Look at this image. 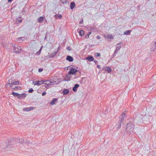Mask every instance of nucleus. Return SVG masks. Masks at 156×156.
<instances>
[{
    "mask_svg": "<svg viewBox=\"0 0 156 156\" xmlns=\"http://www.w3.org/2000/svg\"><path fill=\"white\" fill-rule=\"evenodd\" d=\"M13 0H8V2H10L12 1Z\"/></svg>",
    "mask_w": 156,
    "mask_h": 156,
    "instance_id": "8fccbe9b",
    "label": "nucleus"
},
{
    "mask_svg": "<svg viewBox=\"0 0 156 156\" xmlns=\"http://www.w3.org/2000/svg\"><path fill=\"white\" fill-rule=\"evenodd\" d=\"M114 39V37L112 35H108V39Z\"/></svg>",
    "mask_w": 156,
    "mask_h": 156,
    "instance_id": "c756f323",
    "label": "nucleus"
},
{
    "mask_svg": "<svg viewBox=\"0 0 156 156\" xmlns=\"http://www.w3.org/2000/svg\"><path fill=\"white\" fill-rule=\"evenodd\" d=\"M23 39H24V38L23 37H20L18 38V41H20V40L23 41Z\"/></svg>",
    "mask_w": 156,
    "mask_h": 156,
    "instance_id": "e433bc0d",
    "label": "nucleus"
},
{
    "mask_svg": "<svg viewBox=\"0 0 156 156\" xmlns=\"http://www.w3.org/2000/svg\"><path fill=\"white\" fill-rule=\"evenodd\" d=\"M33 109V107H30L29 108H23V110L25 111H29Z\"/></svg>",
    "mask_w": 156,
    "mask_h": 156,
    "instance_id": "aec40b11",
    "label": "nucleus"
},
{
    "mask_svg": "<svg viewBox=\"0 0 156 156\" xmlns=\"http://www.w3.org/2000/svg\"><path fill=\"white\" fill-rule=\"evenodd\" d=\"M83 20H81V21L79 23H80L81 24V23H83Z\"/></svg>",
    "mask_w": 156,
    "mask_h": 156,
    "instance_id": "09e8293b",
    "label": "nucleus"
},
{
    "mask_svg": "<svg viewBox=\"0 0 156 156\" xmlns=\"http://www.w3.org/2000/svg\"><path fill=\"white\" fill-rule=\"evenodd\" d=\"M130 31L129 30H128L125 31L124 33V34L125 35H129L130 34Z\"/></svg>",
    "mask_w": 156,
    "mask_h": 156,
    "instance_id": "c85d7f7f",
    "label": "nucleus"
},
{
    "mask_svg": "<svg viewBox=\"0 0 156 156\" xmlns=\"http://www.w3.org/2000/svg\"><path fill=\"white\" fill-rule=\"evenodd\" d=\"M78 72V70L75 68H71L69 70V74L71 75H75V74Z\"/></svg>",
    "mask_w": 156,
    "mask_h": 156,
    "instance_id": "39448f33",
    "label": "nucleus"
},
{
    "mask_svg": "<svg viewBox=\"0 0 156 156\" xmlns=\"http://www.w3.org/2000/svg\"><path fill=\"white\" fill-rule=\"evenodd\" d=\"M93 61L94 62H95V64H96L98 63V61H97V60H94V61Z\"/></svg>",
    "mask_w": 156,
    "mask_h": 156,
    "instance_id": "de8ad7c7",
    "label": "nucleus"
},
{
    "mask_svg": "<svg viewBox=\"0 0 156 156\" xmlns=\"http://www.w3.org/2000/svg\"><path fill=\"white\" fill-rule=\"evenodd\" d=\"M12 94L15 97H17L18 98V97L19 96V94L16 93L15 92H12Z\"/></svg>",
    "mask_w": 156,
    "mask_h": 156,
    "instance_id": "b1692460",
    "label": "nucleus"
},
{
    "mask_svg": "<svg viewBox=\"0 0 156 156\" xmlns=\"http://www.w3.org/2000/svg\"><path fill=\"white\" fill-rule=\"evenodd\" d=\"M122 123L119 122V121H118V123L115 125V127L117 130H119L120 129L121 127Z\"/></svg>",
    "mask_w": 156,
    "mask_h": 156,
    "instance_id": "dca6fc26",
    "label": "nucleus"
},
{
    "mask_svg": "<svg viewBox=\"0 0 156 156\" xmlns=\"http://www.w3.org/2000/svg\"><path fill=\"white\" fill-rule=\"evenodd\" d=\"M27 95L24 93L22 94H19V96L18 97V99H22L23 98H25L26 97Z\"/></svg>",
    "mask_w": 156,
    "mask_h": 156,
    "instance_id": "f8f14e48",
    "label": "nucleus"
},
{
    "mask_svg": "<svg viewBox=\"0 0 156 156\" xmlns=\"http://www.w3.org/2000/svg\"><path fill=\"white\" fill-rule=\"evenodd\" d=\"M134 125L131 122H128L126 126V130L129 134H133L134 133Z\"/></svg>",
    "mask_w": 156,
    "mask_h": 156,
    "instance_id": "f257e3e1",
    "label": "nucleus"
},
{
    "mask_svg": "<svg viewBox=\"0 0 156 156\" xmlns=\"http://www.w3.org/2000/svg\"><path fill=\"white\" fill-rule=\"evenodd\" d=\"M97 37L98 39H100V37L99 36H98Z\"/></svg>",
    "mask_w": 156,
    "mask_h": 156,
    "instance_id": "3c124183",
    "label": "nucleus"
},
{
    "mask_svg": "<svg viewBox=\"0 0 156 156\" xmlns=\"http://www.w3.org/2000/svg\"><path fill=\"white\" fill-rule=\"evenodd\" d=\"M154 45H156V41L155 42V43H154Z\"/></svg>",
    "mask_w": 156,
    "mask_h": 156,
    "instance_id": "864d4df0",
    "label": "nucleus"
},
{
    "mask_svg": "<svg viewBox=\"0 0 156 156\" xmlns=\"http://www.w3.org/2000/svg\"><path fill=\"white\" fill-rule=\"evenodd\" d=\"M123 44V42H121L119 43L116 45V48L113 54L114 56H115L116 55V53L118 52V51L119 50L120 48H121V45H122Z\"/></svg>",
    "mask_w": 156,
    "mask_h": 156,
    "instance_id": "20e7f679",
    "label": "nucleus"
},
{
    "mask_svg": "<svg viewBox=\"0 0 156 156\" xmlns=\"http://www.w3.org/2000/svg\"><path fill=\"white\" fill-rule=\"evenodd\" d=\"M44 18V17L43 16H40L37 19V20L38 22L41 23L43 22Z\"/></svg>",
    "mask_w": 156,
    "mask_h": 156,
    "instance_id": "4468645a",
    "label": "nucleus"
},
{
    "mask_svg": "<svg viewBox=\"0 0 156 156\" xmlns=\"http://www.w3.org/2000/svg\"><path fill=\"white\" fill-rule=\"evenodd\" d=\"M35 83H34V85H39L42 84H43V81H37L35 82Z\"/></svg>",
    "mask_w": 156,
    "mask_h": 156,
    "instance_id": "6ab92c4d",
    "label": "nucleus"
},
{
    "mask_svg": "<svg viewBox=\"0 0 156 156\" xmlns=\"http://www.w3.org/2000/svg\"><path fill=\"white\" fill-rule=\"evenodd\" d=\"M95 57H99L101 56V54L99 53H95Z\"/></svg>",
    "mask_w": 156,
    "mask_h": 156,
    "instance_id": "473e14b6",
    "label": "nucleus"
},
{
    "mask_svg": "<svg viewBox=\"0 0 156 156\" xmlns=\"http://www.w3.org/2000/svg\"><path fill=\"white\" fill-rule=\"evenodd\" d=\"M69 90L68 89H64L62 92V94L63 95H66L69 93Z\"/></svg>",
    "mask_w": 156,
    "mask_h": 156,
    "instance_id": "a211bd4d",
    "label": "nucleus"
},
{
    "mask_svg": "<svg viewBox=\"0 0 156 156\" xmlns=\"http://www.w3.org/2000/svg\"><path fill=\"white\" fill-rule=\"evenodd\" d=\"M148 1H149L150 0H148Z\"/></svg>",
    "mask_w": 156,
    "mask_h": 156,
    "instance_id": "5fc2aeb1",
    "label": "nucleus"
},
{
    "mask_svg": "<svg viewBox=\"0 0 156 156\" xmlns=\"http://www.w3.org/2000/svg\"><path fill=\"white\" fill-rule=\"evenodd\" d=\"M71 75V74H69V72L66 75V79H65V80L66 81H69L70 80V78L71 77L70 75Z\"/></svg>",
    "mask_w": 156,
    "mask_h": 156,
    "instance_id": "2eb2a0df",
    "label": "nucleus"
},
{
    "mask_svg": "<svg viewBox=\"0 0 156 156\" xmlns=\"http://www.w3.org/2000/svg\"><path fill=\"white\" fill-rule=\"evenodd\" d=\"M43 69L42 68H40L38 69V72H41L43 71Z\"/></svg>",
    "mask_w": 156,
    "mask_h": 156,
    "instance_id": "58836bf2",
    "label": "nucleus"
},
{
    "mask_svg": "<svg viewBox=\"0 0 156 156\" xmlns=\"http://www.w3.org/2000/svg\"><path fill=\"white\" fill-rule=\"evenodd\" d=\"M97 67L99 69H101V67L99 65H97Z\"/></svg>",
    "mask_w": 156,
    "mask_h": 156,
    "instance_id": "a18cd8bd",
    "label": "nucleus"
},
{
    "mask_svg": "<svg viewBox=\"0 0 156 156\" xmlns=\"http://www.w3.org/2000/svg\"><path fill=\"white\" fill-rule=\"evenodd\" d=\"M42 47H41V48L39 50V51L36 53V55H39L40 54L41 51V50H42Z\"/></svg>",
    "mask_w": 156,
    "mask_h": 156,
    "instance_id": "cd10ccee",
    "label": "nucleus"
},
{
    "mask_svg": "<svg viewBox=\"0 0 156 156\" xmlns=\"http://www.w3.org/2000/svg\"><path fill=\"white\" fill-rule=\"evenodd\" d=\"M67 60L69 61L70 62H72L73 60V58L69 55H67L66 58Z\"/></svg>",
    "mask_w": 156,
    "mask_h": 156,
    "instance_id": "ddd939ff",
    "label": "nucleus"
},
{
    "mask_svg": "<svg viewBox=\"0 0 156 156\" xmlns=\"http://www.w3.org/2000/svg\"><path fill=\"white\" fill-rule=\"evenodd\" d=\"M13 49L14 50L13 52L19 54L20 53L22 50L20 47L16 45H15L13 47Z\"/></svg>",
    "mask_w": 156,
    "mask_h": 156,
    "instance_id": "7ed1b4c3",
    "label": "nucleus"
},
{
    "mask_svg": "<svg viewBox=\"0 0 156 156\" xmlns=\"http://www.w3.org/2000/svg\"><path fill=\"white\" fill-rule=\"evenodd\" d=\"M12 142V141L10 140L8 141L7 142H6L5 143L6 144V147H5V148H10L12 147V143L11 144V143Z\"/></svg>",
    "mask_w": 156,
    "mask_h": 156,
    "instance_id": "423d86ee",
    "label": "nucleus"
},
{
    "mask_svg": "<svg viewBox=\"0 0 156 156\" xmlns=\"http://www.w3.org/2000/svg\"><path fill=\"white\" fill-rule=\"evenodd\" d=\"M46 92L45 91L42 94V95L43 96H44L46 94Z\"/></svg>",
    "mask_w": 156,
    "mask_h": 156,
    "instance_id": "a19ab883",
    "label": "nucleus"
},
{
    "mask_svg": "<svg viewBox=\"0 0 156 156\" xmlns=\"http://www.w3.org/2000/svg\"><path fill=\"white\" fill-rule=\"evenodd\" d=\"M103 69H104V70L105 71H107V66L105 67Z\"/></svg>",
    "mask_w": 156,
    "mask_h": 156,
    "instance_id": "c03bdc74",
    "label": "nucleus"
},
{
    "mask_svg": "<svg viewBox=\"0 0 156 156\" xmlns=\"http://www.w3.org/2000/svg\"><path fill=\"white\" fill-rule=\"evenodd\" d=\"M60 1L62 2V3L64 4V3H67V0H66L64 2L63 1L64 0H60Z\"/></svg>",
    "mask_w": 156,
    "mask_h": 156,
    "instance_id": "4c0bfd02",
    "label": "nucleus"
},
{
    "mask_svg": "<svg viewBox=\"0 0 156 156\" xmlns=\"http://www.w3.org/2000/svg\"><path fill=\"white\" fill-rule=\"evenodd\" d=\"M79 85L78 84H75L73 88V91L74 92H76L77 90V88L79 87Z\"/></svg>",
    "mask_w": 156,
    "mask_h": 156,
    "instance_id": "9b49d317",
    "label": "nucleus"
},
{
    "mask_svg": "<svg viewBox=\"0 0 156 156\" xmlns=\"http://www.w3.org/2000/svg\"><path fill=\"white\" fill-rule=\"evenodd\" d=\"M79 35L81 37H82L84 34V32L83 30H81L79 32Z\"/></svg>",
    "mask_w": 156,
    "mask_h": 156,
    "instance_id": "393cba45",
    "label": "nucleus"
},
{
    "mask_svg": "<svg viewBox=\"0 0 156 156\" xmlns=\"http://www.w3.org/2000/svg\"><path fill=\"white\" fill-rule=\"evenodd\" d=\"M57 51L54 52L53 53L48 55V58H52L54 57L57 54Z\"/></svg>",
    "mask_w": 156,
    "mask_h": 156,
    "instance_id": "f3484780",
    "label": "nucleus"
},
{
    "mask_svg": "<svg viewBox=\"0 0 156 156\" xmlns=\"http://www.w3.org/2000/svg\"><path fill=\"white\" fill-rule=\"evenodd\" d=\"M86 59L89 62L94 61V58L91 55H90L87 57L86 58Z\"/></svg>",
    "mask_w": 156,
    "mask_h": 156,
    "instance_id": "6e6552de",
    "label": "nucleus"
},
{
    "mask_svg": "<svg viewBox=\"0 0 156 156\" xmlns=\"http://www.w3.org/2000/svg\"><path fill=\"white\" fill-rule=\"evenodd\" d=\"M25 144H27V145H29L30 143V140H27L25 141Z\"/></svg>",
    "mask_w": 156,
    "mask_h": 156,
    "instance_id": "f704fd0d",
    "label": "nucleus"
},
{
    "mask_svg": "<svg viewBox=\"0 0 156 156\" xmlns=\"http://www.w3.org/2000/svg\"><path fill=\"white\" fill-rule=\"evenodd\" d=\"M23 19L21 17H19L17 18L16 20V23H21Z\"/></svg>",
    "mask_w": 156,
    "mask_h": 156,
    "instance_id": "9d476101",
    "label": "nucleus"
},
{
    "mask_svg": "<svg viewBox=\"0 0 156 156\" xmlns=\"http://www.w3.org/2000/svg\"><path fill=\"white\" fill-rule=\"evenodd\" d=\"M8 84L10 85V87H11L12 86L14 85V80H12V79H10L9 80L7 85H8Z\"/></svg>",
    "mask_w": 156,
    "mask_h": 156,
    "instance_id": "1a4fd4ad",
    "label": "nucleus"
},
{
    "mask_svg": "<svg viewBox=\"0 0 156 156\" xmlns=\"http://www.w3.org/2000/svg\"><path fill=\"white\" fill-rule=\"evenodd\" d=\"M88 30H92L93 29V28H92V27H88Z\"/></svg>",
    "mask_w": 156,
    "mask_h": 156,
    "instance_id": "79ce46f5",
    "label": "nucleus"
},
{
    "mask_svg": "<svg viewBox=\"0 0 156 156\" xmlns=\"http://www.w3.org/2000/svg\"><path fill=\"white\" fill-rule=\"evenodd\" d=\"M34 91V90L32 88H30L28 90L29 93H32Z\"/></svg>",
    "mask_w": 156,
    "mask_h": 156,
    "instance_id": "c9c22d12",
    "label": "nucleus"
},
{
    "mask_svg": "<svg viewBox=\"0 0 156 156\" xmlns=\"http://www.w3.org/2000/svg\"><path fill=\"white\" fill-rule=\"evenodd\" d=\"M151 50L154 51L156 49V45H154L152 46L151 48Z\"/></svg>",
    "mask_w": 156,
    "mask_h": 156,
    "instance_id": "7c9ffc66",
    "label": "nucleus"
},
{
    "mask_svg": "<svg viewBox=\"0 0 156 156\" xmlns=\"http://www.w3.org/2000/svg\"><path fill=\"white\" fill-rule=\"evenodd\" d=\"M66 49L67 50H68L69 51H70L71 50V49L69 47H67Z\"/></svg>",
    "mask_w": 156,
    "mask_h": 156,
    "instance_id": "37998d69",
    "label": "nucleus"
},
{
    "mask_svg": "<svg viewBox=\"0 0 156 156\" xmlns=\"http://www.w3.org/2000/svg\"><path fill=\"white\" fill-rule=\"evenodd\" d=\"M56 80L54 79L50 80V83H51V85H55L58 84L59 82L57 81L58 80Z\"/></svg>",
    "mask_w": 156,
    "mask_h": 156,
    "instance_id": "0eeeda50",
    "label": "nucleus"
},
{
    "mask_svg": "<svg viewBox=\"0 0 156 156\" xmlns=\"http://www.w3.org/2000/svg\"><path fill=\"white\" fill-rule=\"evenodd\" d=\"M112 70L111 68L108 66V73H110L111 71Z\"/></svg>",
    "mask_w": 156,
    "mask_h": 156,
    "instance_id": "ea45409f",
    "label": "nucleus"
},
{
    "mask_svg": "<svg viewBox=\"0 0 156 156\" xmlns=\"http://www.w3.org/2000/svg\"><path fill=\"white\" fill-rule=\"evenodd\" d=\"M55 17L56 19H57L58 18H59L60 19H61L62 18V16L61 14H58V15H55Z\"/></svg>",
    "mask_w": 156,
    "mask_h": 156,
    "instance_id": "bb28decb",
    "label": "nucleus"
},
{
    "mask_svg": "<svg viewBox=\"0 0 156 156\" xmlns=\"http://www.w3.org/2000/svg\"><path fill=\"white\" fill-rule=\"evenodd\" d=\"M58 100V98H53L50 103L51 105H54L55 104V102L56 101Z\"/></svg>",
    "mask_w": 156,
    "mask_h": 156,
    "instance_id": "4be33fe9",
    "label": "nucleus"
},
{
    "mask_svg": "<svg viewBox=\"0 0 156 156\" xmlns=\"http://www.w3.org/2000/svg\"><path fill=\"white\" fill-rule=\"evenodd\" d=\"M50 80H46L45 81H43V84H45V85H47L51 84V83H50Z\"/></svg>",
    "mask_w": 156,
    "mask_h": 156,
    "instance_id": "5701e85b",
    "label": "nucleus"
},
{
    "mask_svg": "<svg viewBox=\"0 0 156 156\" xmlns=\"http://www.w3.org/2000/svg\"><path fill=\"white\" fill-rule=\"evenodd\" d=\"M89 35L87 34L85 36V37L87 38L89 37Z\"/></svg>",
    "mask_w": 156,
    "mask_h": 156,
    "instance_id": "49530a36",
    "label": "nucleus"
},
{
    "mask_svg": "<svg viewBox=\"0 0 156 156\" xmlns=\"http://www.w3.org/2000/svg\"><path fill=\"white\" fill-rule=\"evenodd\" d=\"M20 139H17V138H13L12 139V141H15L16 142H19V141Z\"/></svg>",
    "mask_w": 156,
    "mask_h": 156,
    "instance_id": "2f4dec72",
    "label": "nucleus"
},
{
    "mask_svg": "<svg viewBox=\"0 0 156 156\" xmlns=\"http://www.w3.org/2000/svg\"><path fill=\"white\" fill-rule=\"evenodd\" d=\"M91 34V32H89L88 33V34L90 35V34Z\"/></svg>",
    "mask_w": 156,
    "mask_h": 156,
    "instance_id": "603ef678",
    "label": "nucleus"
},
{
    "mask_svg": "<svg viewBox=\"0 0 156 156\" xmlns=\"http://www.w3.org/2000/svg\"><path fill=\"white\" fill-rule=\"evenodd\" d=\"M26 139L24 137L23 139H20L19 142L21 144H23L24 142H25Z\"/></svg>",
    "mask_w": 156,
    "mask_h": 156,
    "instance_id": "a878e982",
    "label": "nucleus"
},
{
    "mask_svg": "<svg viewBox=\"0 0 156 156\" xmlns=\"http://www.w3.org/2000/svg\"><path fill=\"white\" fill-rule=\"evenodd\" d=\"M76 5L74 2H71L70 3V7L71 9H73L75 7Z\"/></svg>",
    "mask_w": 156,
    "mask_h": 156,
    "instance_id": "412c9836",
    "label": "nucleus"
},
{
    "mask_svg": "<svg viewBox=\"0 0 156 156\" xmlns=\"http://www.w3.org/2000/svg\"><path fill=\"white\" fill-rule=\"evenodd\" d=\"M127 115L126 114L125 111L123 112L122 114L119 117V119L118 121L119 122L122 123Z\"/></svg>",
    "mask_w": 156,
    "mask_h": 156,
    "instance_id": "f03ea898",
    "label": "nucleus"
},
{
    "mask_svg": "<svg viewBox=\"0 0 156 156\" xmlns=\"http://www.w3.org/2000/svg\"><path fill=\"white\" fill-rule=\"evenodd\" d=\"M19 82L18 81H14V85H18L19 84Z\"/></svg>",
    "mask_w": 156,
    "mask_h": 156,
    "instance_id": "72a5a7b5",
    "label": "nucleus"
}]
</instances>
